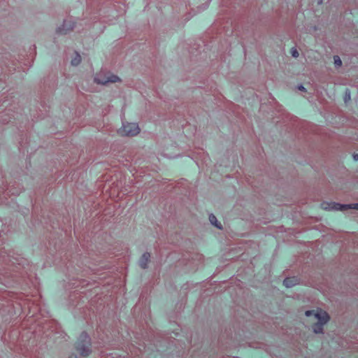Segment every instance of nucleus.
Returning <instances> with one entry per match:
<instances>
[{
	"label": "nucleus",
	"mask_w": 358,
	"mask_h": 358,
	"mask_svg": "<svg viewBox=\"0 0 358 358\" xmlns=\"http://www.w3.org/2000/svg\"><path fill=\"white\" fill-rule=\"evenodd\" d=\"M307 317L313 316L317 320V322L313 326V331L315 334L322 333L323 326L327 324L329 320L328 314L320 309L317 310H307L305 313Z\"/></svg>",
	"instance_id": "nucleus-1"
},
{
	"label": "nucleus",
	"mask_w": 358,
	"mask_h": 358,
	"mask_svg": "<svg viewBox=\"0 0 358 358\" xmlns=\"http://www.w3.org/2000/svg\"><path fill=\"white\" fill-rule=\"evenodd\" d=\"M322 208L327 210L345 211L348 209H358V203L352 204H341L336 202H324L322 203Z\"/></svg>",
	"instance_id": "nucleus-2"
},
{
	"label": "nucleus",
	"mask_w": 358,
	"mask_h": 358,
	"mask_svg": "<svg viewBox=\"0 0 358 358\" xmlns=\"http://www.w3.org/2000/svg\"><path fill=\"white\" fill-rule=\"evenodd\" d=\"M90 338L86 333H82L78 342L77 349L83 356H87L90 354Z\"/></svg>",
	"instance_id": "nucleus-3"
},
{
	"label": "nucleus",
	"mask_w": 358,
	"mask_h": 358,
	"mask_svg": "<svg viewBox=\"0 0 358 358\" xmlns=\"http://www.w3.org/2000/svg\"><path fill=\"white\" fill-rule=\"evenodd\" d=\"M140 131L138 125L134 122L123 123L119 133L122 136H133L138 134Z\"/></svg>",
	"instance_id": "nucleus-4"
},
{
	"label": "nucleus",
	"mask_w": 358,
	"mask_h": 358,
	"mask_svg": "<svg viewBox=\"0 0 358 358\" xmlns=\"http://www.w3.org/2000/svg\"><path fill=\"white\" fill-rule=\"evenodd\" d=\"M94 80L96 83L103 85L110 83H116L120 79L111 73H99L94 77Z\"/></svg>",
	"instance_id": "nucleus-5"
},
{
	"label": "nucleus",
	"mask_w": 358,
	"mask_h": 358,
	"mask_svg": "<svg viewBox=\"0 0 358 358\" xmlns=\"http://www.w3.org/2000/svg\"><path fill=\"white\" fill-rule=\"evenodd\" d=\"M75 27V23L71 20H65L62 24V25L57 29V32L59 34H66L68 31L73 29Z\"/></svg>",
	"instance_id": "nucleus-6"
},
{
	"label": "nucleus",
	"mask_w": 358,
	"mask_h": 358,
	"mask_svg": "<svg viewBox=\"0 0 358 358\" xmlns=\"http://www.w3.org/2000/svg\"><path fill=\"white\" fill-rule=\"evenodd\" d=\"M298 283H299V280H298V278H296L295 277L287 278L283 280V285L286 287H288V288L292 287L297 285Z\"/></svg>",
	"instance_id": "nucleus-7"
},
{
	"label": "nucleus",
	"mask_w": 358,
	"mask_h": 358,
	"mask_svg": "<svg viewBox=\"0 0 358 358\" xmlns=\"http://www.w3.org/2000/svg\"><path fill=\"white\" fill-rule=\"evenodd\" d=\"M150 257V253L144 252L143 254L142 257L139 261V265L141 266V268H147Z\"/></svg>",
	"instance_id": "nucleus-8"
},
{
	"label": "nucleus",
	"mask_w": 358,
	"mask_h": 358,
	"mask_svg": "<svg viewBox=\"0 0 358 358\" xmlns=\"http://www.w3.org/2000/svg\"><path fill=\"white\" fill-rule=\"evenodd\" d=\"M209 221L212 225H214L217 229H222V225L218 222L216 217L213 214L209 215Z\"/></svg>",
	"instance_id": "nucleus-9"
},
{
	"label": "nucleus",
	"mask_w": 358,
	"mask_h": 358,
	"mask_svg": "<svg viewBox=\"0 0 358 358\" xmlns=\"http://www.w3.org/2000/svg\"><path fill=\"white\" fill-rule=\"evenodd\" d=\"M81 62V57L79 54L76 53L75 57L72 59L71 63L73 66H78Z\"/></svg>",
	"instance_id": "nucleus-10"
},
{
	"label": "nucleus",
	"mask_w": 358,
	"mask_h": 358,
	"mask_svg": "<svg viewBox=\"0 0 358 358\" xmlns=\"http://www.w3.org/2000/svg\"><path fill=\"white\" fill-rule=\"evenodd\" d=\"M334 65L336 67H340L342 64V62L340 57L337 55L334 57Z\"/></svg>",
	"instance_id": "nucleus-11"
},
{
	"label": "nucleus",
	"mask_w": 358,
	"mask_h": 358,
	"mask_svg": "<svg viewBox=\"0 0 358 358\" xmlns=\"http://www.w3.org/2000/svg\"><path fill=\"white\" fill-rule=\"evenodd\" d=\"M291 54H292V57L294 58H296L299 57V52L295 48H292Z\"/></svg>",
	"instance_id": "nucleus-12"
},
{
	"label": "nucleus",
	"mask_w": 358,
	"mask_h": 358,
	"mask_svg": "<svg viewBox=\"0 0 358 358\" xmlns=\"http://www.w3.org/2000/svg\"><path fill=\"white\" fill-rule=\"evenodd\" d=\"M350 99V92L348 90L345 92V94L344 96V101L345 102L348 101Z\"/></svg>",
	"instance_id": "nucleus-13"
},
{
	"label": "nucleus",
	"mask_w": 358,
	"mask_h": 358,
	"mask_svg": "<svg viewBox=\"0 0 358 358\" xmlns=\"http://www.w3.org/2000/svg\"><path fill=\"white\" fill-rule=\"evenodd\" d=\"M352 158H353L354 161H355V162L358 161V154L354 153L352 155Z\"/></svg>",
	"instance_id": "nucleus-14"
},
{
	"label": "nucleus",
	"mask_w": 358,
	"mask_h": 358,
	"mask_svg": "<svg viewBox=\"0 0 358 358\" xmlns=\"http://www.w3.org/2000/svg\"><path fill=\"white\" fill-rule=\"evenodd\" d=\"M298 89L299 90H301V91H305L306 90V88L302 85H299L298 86Z\"/></svg>",
	"instance_id": "nucleus-15"
},
{
	"label": "nucleus",
	"mask_w": 358,
	"mask_h": 358,
	"mask_svg": "<svg viewBox=\"0 0 358 358\" xmlns=\"http://www.w3.org/2000/svg\"><path fill=\"white\" fill-rule=\"evenodd\" d=\"M70 358H76V357H70Z\"/></svg>",
	"instance_id": "nucleus-16"
}]
</instances>
